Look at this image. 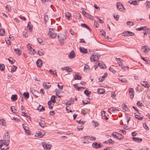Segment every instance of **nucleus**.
Listing matches in <instances>:
<instances>
[{"label": "nucleus", "mask_w": 150, "mask_h": 150, "mask_svg": "<svg viewBox=\"0 0 150 150\" xmlns=\"http://www.w3.org/2000/svg\"><path fill=\"white\" fill-rule=\"evenodd\" d=\"M5 136H7V139L2 140L0 141V149L2 150H7L9 149L8 146L10 142L9 134L8 132L5 133Z\"/></svg>", "instance_id": "1"}, {"label": "nucleus", "mask_w": 150, "mask_h": 150, "mask_svg": "<svg viewBox=\"0 0 150 150\" xmlns=\"http://www.w3.org/2000/svg\"><path fill=\"white\" fill-rule=\"evenodd\" d=\"M49 32L48 33V35H49L50 37L52 38H55L57 36L56 33L55 31V28H49Z\"/></svg>", "instance_id": "2"}, {"label": "nucleus", "mask_w": 150, "mask_h": 150, "mask_svg": "<svg viewBox=\"0 0 150 150\" xmlns=\"http://www.w3.org/2000/svg\"><path fill=\"white\" fill-rule=\"evenodd\" d=\"M65 33H61L58 35L59 41L61 44H63L66 41V37Z\"/></svg>", "instance_id": "3"}, {"label": "nucleus", "mask_w": 150, "mask_h": 150, "mask_svg": "<svg viewBox=\"0 0 150 150\" xmlns=\"http://www.w3.org/2000/svg\"><path fill=\"white\" fill-rule=\"evenodd\" d=\"M100 56L98 55L97 53L92 55L90 58L91 62H95L100 57Z\"/></svg>", "instance_id": "4"}, {"label": "nucleus", "mask_w": 150, "mask_h": 150, "mask_svg": "<svg viewBox=\"0 0 150 150\" xmlns=\"http://www.w3.org/2000/svg\"><path fill=\"white\" fill-rule=\"evenodd\" d=\"M27 47L28 48V51L29 53L31 55H34L35 53V50L33 49L30 45V44H28L27 45Z\"/></svg>", "instance_id": "5"}, {"label": "nucleus", "mask_w": 150, "mask_h": 150, "mask_svg": "<svg viewBox=\"0 0 150 150\" xmlns=\"http://www.w3.org/2000/svg\"><path fill=\"white\" fill-rule=\"evenodd\" d=\"M116 6L117 8L119 11H122L125 10V8L123 5L120 3H117L116 4Z\"/></svg>", "instance_id": "6"}, {"label": "nucleus", "mask_w": 150, "mask_h": 150, "mask_svg": "<svg viewBox=\"0 0 150 150\" xmlns=\"http://www.w3.org/2000/svg\"><path fill=\"white\" fill-rule=\"evenodd\" d=\"M149 50V47L146 45L142 47L141 51L144 52H147Z\"/></svg>", "instance_id": "7"}, {"label": "nucleus", "mask_w": 150, "mask_h": 150, "mask_svg": "<svg viewBox=\"0 0 150 150\" xmlns=\"http://www.w3.org/2000/svg\"><path fill=\"white\" fill-rule=\"evenodd\" d=\"M129 92L130 96V98L132 99L134 97V91L133 88H130L129 89Z\"/></svg>", "instance_id": "8"}, {"label": "nucleus", "mask_w": 150, "mask_h": 150, "mask_svg": "<svg viewBox=\"0 0 150 150\" xmlns=\"http://www.w3.org/2000/svg\"><path fill=\"white\" fill-rule=\"evenodd\" d=\"M92 146L94 148H101L102 145H101L100 144H98L96 142H94L93 143Z\"/></svg>", "instance_id": "9"}, {"label": "nucleus", "mask_w": 150, "mask_h": 150, "mask_svg": "<svg viewBox=\"0 0 150 150\" xmlns=\"http://www.w3.org/2000/svg\"><path fill=\"white\" fill-rule=\"evenodd\" d=\"M75 56V54L74 52V51H72L68 55V57L70 59H72L74 58Z\"/></svg>", "instance_id": "10"}, {"label": "nucleus", "mask_w": 150, "mask_h": 150, "mask_svg": "<svg viewBox=\"0 0 150 150\" xmlns=\"http://www.w3.org/2000/svg\"><path fill=\"white\" fill-rule=\"evenodd\" d=\"M37 66L38 67H41L42 64V61L40 59H38L36 62Z\"/></svg>", "instance_id": "11"}, {"label": "nucleus", "mask_w": 150, "mask_h": 150, "mask_svg": "<svg viewBox=\"0 0 150 150\" xmlns=\"http://www.w3.org/2000/svg\"><path fill=\"white\" fill-rule=\"evenodd\" d=\"M79 50L80 52L82 53H86L87 52V50L83 47H80Z\"/></svg>", "instance_id": "12"}, {"label": "nucleus", "mask_w": 150, "mask_h": 150, "mask_svg": "<svg viewBox=\"0 0 150 150\" xmlns=\"http://www.w3.org/2000/svg\"><path fill=\"white\" fill-rule=\"evenodd\" d=\"M42 146L45 149L48 150L50 149L51 147V146L46 143L43 144Z\"/></svg>", "instance_id": "13"}, {"label": "nucleus", "mask_w": 150, "mask_h": 150, "mask_svg": "<svg viewBox=\"0 0 150 150\" xmlns=\"http://www.w3.org/2000/svg\"><path fill=\"white\" fill-rule=\"evenodd\" d=\"M134 116L135 117L138 119V120H142L143 116L142 115H138L136 113H134Z\"/></svg>", "instance_id": "14"}, {"label": "nucleus", "mask_w": 150, "mask_h": 150, "mask_svg": "<svg viewBox=\"0 0 150 150\" xmlns=\"http://www.w3.org/2000/svg\"><path fill=\"white\" fill-rule=\"evenodd\" d=\"M132 139L134 141L136 142H140L142 141V139L141 138H139L137 137H133Z\"/></svg>", "instance_id": "15"}, {"label": "nucleus", "mask_w": 150, "mask_h": 150, "mask_svg": "<svg viewBox=\"0 0 150 150\" xmlns=\"http://www.w3.org/2000/svg\"><path fill=\"white\" fill-rule=\"evenodd\" d=\"M105 90L103 88H99L97 90V92L98 93L102 94L105 93Z\"/></svg>", "instance_id": "16"}, {"label": "nucleus", "mask_w": 150, "mask_h": 150, "mask_svg": "<svg viewBox=\"0 0 150 150\" xmlns=\"http://www.w3.org/2000/svg\"><path fill=\"white\" fill-rule=\"evenodd\" d=\"M128 2L131 4L136 5L137 4V2L136 1L133 0H130L128 1Z\"/></svg>", "instance_id": "17"}, {"label": "nucleus", "mask_w": 150, "mask_h": 150, "mask_svg": "<svg viewBox=\"0 0 150 150\" xmlns=\"http://www.w3.org/2000/svg\"><path fill=\"white\" fill-rule=\"evenodd\" d=\"M116 138L118 139H121L124 138V136L122 134L117 133Z\"/></svg>", "instance_id": "18"}, {"label": "nucleus", "mask_w": 150, "mask_h": 150, "mask_svg": "<svg viewBox=\"0 0 150 150\" xmlns=\"http://www.w3.org/2000/svg\"><path fill=\"white\" fill-rule=\"evenodd\" d=\"M43 85L45 88L47 89L49 88L51 86V85H47V83L45 82H43Z\"/></svg>", "instance_id": "19"}, {"label": "nucleus", "mask_w": 150, "mask_h": 150, "mask_svg": "<svg viewBox=\"0 0 150 150\" xmlns=\"http://www.w3.org/2000/svg\"><path fill=\"white\" fill-rule=\"evenodd\" d=\"M46 123L44 121H41L39 122V125L40 126L42 127H43L45 126Z\"/></svg>", "instance_id": "20"}, {"label": "nucleus", "mask_w": 150, "mask_h": 150, "mask_svg": "<svg viewBox=\"0 0 150 150\" xmlns=\"http://www.w3.org/2000/svg\"><path fill=\"white\" fill-rule=\"evenodd\" d=\"M65 14L66 17L67 18L68 20H69L70 19V17L71 16V14L68 12H66L65 13Z\"/></svg>", "instance_id": "21"}, {"label": "nucleus", "mask_w": 150, "mask_h": 150, "mask_svg": "<svg viewBox=\"0 0 150 150\" xmlns=\"http://www.w3.org/2000/svg\"><path fill=\"white\" fill-rule=\"evenodd\" d=\"M84 16L86 18H89L90 19H91V20H93V18L88 13H87Z\"/></svg>", "instance_id": "22"}, {"label": "nucleus", "mask_w": 150, "mask_h": 150, "mask_svg": "<svg viewBox=\"0 0 150 150\" xmlns=\"http://www.w3.org/2000/svg\"><path fill=\"white\" fill-rule=\"evenodd\" d=\"M141 58L145 62L146 64H149L150 62V60H148L147 58H144L142 56H141Z\"/></svg>", "instance_id": "23"}, {"label": "nucleus", "mask_w": 150, "mask_h": 150, "mask_svg": "<svg viewBox=\"0 0 150 150\" xmlns=\"http://www.w3.org/2000/svg\"><path fill=\"white\" fill-rule=\"evenodd\" d=\"M14 50L17 54H18V55H20L21 54V51H20V50L19 48L15 49Z\"/></svg>", "instance_id": "24"}, {"label": "nucleus", "mask_w": 150, "mask_h": 150, "mask_svg": "<svg viewBox=\"0 0 150 150\" xmlns=\"http://www.w3.org/2000/svg\"><path fill=\"white\" fill-rule=\"evenodd\" d=\"M122 107L123 109L125 110V111H128V108L127 107V105L124 104H123L122 105Z\"/></svg>", "instance_id": "25"}, {"label": "nucleus", "mask_w": 150, "mask_h": 150, "mask_svg": "<svg viewBox=\"0 0 150 150\" xmlns=\"http://www.w3.org/2000/svg\"><path fill=\"white\" fill-rule=\"evenodd\" d=\"M82 77L81 76L79 75L78 74H76L74 77L75 80H81V79Z\"/></svg>", "instance_id": "26"}, {"label": "nucleus", "mask_w": 150, "mask_h": 150, "mask_svg": "<svg viewBox=\"0 0 150 150\" xmlns=\"http://www.w3.org/2000/svg\"><path fill=\"white\" fill-rule=\"evenodd\" d=\"M108 110L112 112H116L117 111H119V110L116 109L114 107H112L109 108Z\"/></svg>", "instance_id": "27"}, {"label": "nucleus", "mask_w": 150, "mask_h": 150, "mask_svg": "<svg viewBox=\"0 0 150 150\" xmlns=\"http://www.w3.org/2000/svg\"><path fill=\"white\" fill-rule=\"evenodd\" d=\"M23 96L26 99H28L29 97V94L28 92L24 93Z\"/></svg>", "instance_id": "28"}, {"label": "nucleus", "mask_w": 150, "mask_h": 150, "mask_svg": "<svg viewBox=\"0 0 150 150\" xmlns=\"http://www.w3.org/2000/svg\"><path fill=\"white\" fill-rule=\"evenodd\" d=\"M144 84H142V85L145 87L148 88L149 87V86L148 84V83L146 82H143Z\"/></svg>", "instance_id": "29"}, {"label": "nucleus", "mask_w": 150, "mask_h": 150, "mask_svg": "<svg viewBox=\"0 0 150 150\" xmlns=\"http://www.w3.org/2000/svg\"><path fill=\"white\" fill-rule=\"evenodd\" d=\"M51 102L52 101L51 100H50L47 103V104L48 106V107L50 109H51L52 108L53 105V104L52 105H51Z\"/></svg>", "instance_id": "30"}, {"label": "nucleus", "mask_w": 150, "mask_h": 150, "mask_svg": "<svg viewBox=\"0 0 150 150\" xmlns=\"http://www.w3.org/2000/svg\"><path fill=\"white\" fill-rule=\"evenodd\" d=\"M11 99L13 101L16 100L17 99V95L16 94L12 95L11 97Z\"/></svg>", "instance_id": "31"}, {"label": "nucleus", "mask_w": 150, "mask_h": 150, "mask_svg": "<svg viewBox=\"0 0 150 150\" xmlns=\"http://www.w3.org/2000/svg\"><path fill=\"white\" fill-rule=\"evenodd\" d=\"M5 65L4 64H0V70L2 71H4L5 69Z\"/></svg>", "instance_id": "32"}, {"label": "nucleus", "mask_w": 150, "mask_h": 150, "mask_svg": "<svg viewBox=\"0 0 150 150\" xmlns=\"http://www.w3.org/2000/svg\"><path fill=\"white\" fill-rule=\"evenodd\" d=\"M43 136V135L41 134L40 132L39 133H36L35 135V137H37L39 138L42 137Z\"/></svg>", "instance_id": "33"}, {"label": "nucleus", "mask_w": 150, "mask_h": 150, "mask_svg": "<svg viewBox=\"0 0 150 150\" xmlns=\"http://www.w3.org/2000/svg\"><path fill=\"white\" fill-rule=\"evenodd\" d=\"M49 71L51 73H52L54 75H55L56 76H57V72L56 71V70H55L54 71H53L51 69H50L49 70Z\"/></svg>", "instance_id": "34"}, {"label": "nucleus", "mask_w": 150, "mask_h": 150, "mask_svg": "<svg viewBox=\"0 0 150 150\" xmlns=\"http://www.w3.org/2000/svg\"><path fill=\"white\" fill-rule=\"evenodd\" d=\"M5 34V30L3 29H0V35L1 36H4Z\"/></svg>", "instance_id": "35"}, {"label": "nucleus", "mask_w": 150, "mask_h": 150, "mask_svg": "<svg viewBox=\"0 0 150 150\" xmlns=\"http://www.w3.org/2000/svg\"><path fill=\"white\" fill-rule=\"evenodd\" d=\"M43 50L41 49L39 50L38 51V54L40 56L43 55Z\"/></svg>", "instance_id": "36"}, {"label": "nucleus", "mask_w": 150, "mask_h": 150, "mask_svg": "<svg viewBox=\"0 0 150 150\" xmlns=\"http://www.w3.org/2000/svg\"><path fill=\"white\" fill-rule=\"evenodd\" d=\"M17 69V67L15 66H13L11 68V72H13L15 71Z\"/></svg>", "instance_id": "37"}, {"label": "nucleus", "mask_w": 150, "mask_h": 150, "mask_svg": "<svg viewBox=\"0 0 150 150\" xmlns=\"http://www.w3.org/2000/svg\"><path fill=\"white\" fill-rule=\"evenodd\" d=\"M41 106V105H40L39 106V107H38V108H37V110H38L39 111H41L42 110H43V111H45V109L42 106V107L41 108H40Z\"/></svg>", "instance_id": "38"}, {"label": "nucleus", "mask_w": 150, "mask_h": 150, "mask_svg": "<svg viewBox=\"0 0 150 150\" xmlns=\"http://www.w3.org/2000/svg\"><path fill=\"white\" fill-rule=\"evenodd\" d=\"M81 25L83 27L86 28L87 29H88L90 31H91V30L90 28L86 24L82 23L81 24Z\"/></svg>", "instance_id": "39"}, {"label": "nucleus", "mask_w": 150, "mask_h": 150, "mask_svg": "<svg viewBox=\"0 0 150 150\" xmlns=\"http://www.w3.org/2000/svg\"><path fill=\"white\" fill-rule=\"evenodd\" d=\"M118 79L123 83H126L127 82V80L125 78L121 79V78H119Z\"/></svg>", "instance_id": "40"}, {"label": "nucleus", "mask_w": 150, "mask_h": 150, "mask_svg": "<svg viewBox=\"0 0 150 150\" xmlns=\"http://www.w3.org/2000/svg\"><path fill=\"white\" fill-rule=\"evenodd\" d=\"M146 7L147 9H148V8H150V3L148 1H146Z\"/></svg>", "instance_id": "41"}, {"label": "nucleus", "mask_w": 150, "mask_h": 150, "mask_svg": "<svg viewBox=\"0 0 150 150\" xmlns=\"http://www.w3.org/2000/svg\"><path fill=\"white\" fill-rule=\"evenodd\" d=\"M84 93L87 96H88L89 94L91 93V92L86 89L84 91Z\"/></svg>", "instance_id": "42"}, {"label": "nucleus", "mask_w": 150, "mask_h": 150, "mask_svg": "<svg viewBox=\"0 0 150 150\" xmlns=\"http://www.w3.org/2000/svg\"><path fill=\"white\" fill-rule=\"evenodd\" d=\"M86 69L88 70L89 69V67L88 65L87 64H86L85 65L84 67V71L85 72H86V71H85Z\"/></svg>", "instance_id": "43"}, {"label": "nucleus", "mask_w": 150, "mask_h": 150, "mask_svg": "<svg viewBox=\"0 0 150 150\" xmlns=\"http://www.w3.org/2000/svg\"><path fill=\"white\" fill-rule=\"evenodd\" d=\"M109 70L110 71L112 72L113 74H115V73L116 72V71L112 67H110L109 68Z\"/></svg>", "instance_id": "44"}, {"label": "nucleus", "mask_w": 150, "mask_h": 150, "mask_svg": "<svg viewBox=\"0 0 150 150\" xmlns=\"http://www.w3.org/2000/svg\"><path fill=\"white\" fill-rule=\"evenodd\" d=\"M55 96H52L51 98V100H52V102L53 103H54L56 100H55Z\"/></svg>", "instance_id": "45"}, {"label": "nucleus", "mask_w": 150, "mask_h": 150, "mask_svg": "<svg viewBox=\"0 0 150 150\" xmlns=\"http://www.w3.org/2000/svg\"><path fill=\"white\" fill-rule=\"evenodd\" d=\"M146 28L145 26L144 27H141L140 28H137L136 29V30H137L140 31L141 30H144V28Z\"/></svg>", "instance_id": "46"}, {"label": "nucleus", "mask_w": 150, "mask_h": 150, "mask_svg": "<svg viewBox=\"0 0 150 150\" xmlns=\"http://www.w3.org/2000/svg\"><path fill=\"white\" fill-rule=\"evenodd\" d=\"M108 142H109L110 144H113L114 142V141H112V139H110L109 140H108V141H105V143H108Z\"/></svg>", "instance_id": "47"}, {"label": "nucleus", "mask_w": 150, "mask_h": 150, "mask_svg": "<svg viewBox=\"0 0 150 150\" xmlns=\"http://www.w3.org/2000/svg\"><path fill=\"white\" fill-rule=\"evenodd\" d=\"M83 127L82 125L81 126H78L77 127V130L79 131H80L82 130L83 129Z\"/></svg>", "instance_id": "48"}, {"label": "nucleus", "mask_w": 150, "mask_h": 150, "mask_svg": "<svg viewBox=\"0 0 150 150\" xmlns=\"http://www.w3.org/2000/svg\"><path fill=\"white\" fill-rule=\"evenodd\" d=\"M8 60L12 64H13L15 62V61H13V58H12L11 57H10V58L8 59Z\"/></svg>", "instance_id": "49"}, {"label": "nucleus", "mask_w": 150, "mask_h": 150, "mask_svg": "<svg viewBox=\"0 0 150 150\" xmlns=\"http://www.w3.org/2000/svg\"><path fill=\"white\" fill-rule=\"evenodd\" d=\"M61 69L62 70H66L67 71L68 69H69V67H62Z\"/></svg>", "instance_id": "50"}, {"label": "nucleus", "mask_w": 150, "mask_h": 150, "mask_svg": "<svg viewBox=\"0 0 150 150\" xmlns=\"http://www.w3.org/2000/svg\"><path fill=\"white\" fill-rule=\"evenodd\" d=\"M127 25L132 26L133 25V23L132 21H128L127 23Z\"/></svg>", "instance_id": "51"}, {"label": "nucleus", "mask_w": 150, "mask_h": 150, "mask_svg": "<svg viewBox=\"0 0 150 150\" xmlns=\"http://www.w3.org/2000/svg\"><path fill=\"white\" fill-rule=\"evenodd\" d=\"M30 22H29V23L27 25V27L28 28V29L30 31H31L32 30V28L31 27V26L30 25Z\"/></svg>", "instance_id": "52"}, {"label": "nucleus", "mask_w": 150, "mask_h": 150, "mask_svg": "<svg viewBox=\"0 0 150 150\" xmlns=\"http://www.w3.org/2000/svg\"><path fill=\"white\" fill-rule=\"evenodd\" d=\"M137 104L138 106L139 107H142L143 105V103H141L140 101H138Z\"/></svg>", "instance_id": "53"}, {"label": "nucleus", "mask_w": 150, "mask_h": 150, "mask_svg": "<svg viewBox=\"0 0 150 150\" xmlns=\"http://www.w3.org/2000/svg\"><path fill=\"white\" fill-rule=\"evenodd\" d=\"M128 31H125L122 34L123 35L127 36L128 35Z\"/></svg>", "instance_id": "54"}, {"label": "nucleus", "mask_w": 150, "mask_h": 150, "mask_svg": "<svg viewBox=\"0 0 150 150\" xmlns=\"http://www.w3.org/2000/svg\"><path fill=\"white\" fill-rule=\"evenodd\" d=\"M76 122H78L79 124H84V122L81 121V120H77L76 121Z\"/></svg>", "instance_id": "55"}, {"label": "nucleus", "mask_w": 150, "mask_h": 150, "mask_svg": "<svg viewBox=\"0 0 150 150\" xmlns=\"http://www.w3.org/2000/svg\"><path fill=\"white\" fill-rule=\"evenodd\" d=\"M105 112L104 111H102L101 112V115L103 118L105 117Z\"/></svg>", "instance_id": "56"}, {"label": "nucleus", "mask_w": 150, "mask_h": 150, "mask_svg": "<svg viewBox=\"0 0 150 150\" xmlns=\"http://www.w3.org/2000/svg\"><path fill=\"white\" fill-rule=\"evenodd\" d=\"M117 134V133H116V132H113V133H112L111 134V135L113 137L116 138Z\"/></svg>", "instance_id": "57"}, {"label": "nucleus", "mask_w": 150, "mask_h": 150, "mask_svg": "<svg viewBox=\"0 0 150 150\" xmlns=\"http://www.w3.org/2000/svg\"><path fill=\"white\" fill-rule=\"evenodd\" d=\"M99 66L100 68L101 69H105L104 67V66H103V65H100V63H97V66Z\"/></svg>", "instance_id": "58"}, {"label": "nucleus", "mask_w": 150, "mask_h": 150, "mask_svg": "<svg viewBox=\"0 0 150 150\" xmlns=\"http://www.w3.org/2000/svg\"><path fill=\"white\" fill-rule=\"evenodd\" d=\"M6 8L7 9L8 11H10L11 10V7L8 5H7L6 6Z\"/></svg>", "instance_id": "59"}, {"label": "nucleus", "mask_w": 150, "mask_h": 150, "mask_svg": "<svg viewBox=\"0 0 150 150\" xmlns=\"http://www.w3.org/2000/svg\"><path fill=\"white\" fill-rule=\"evenodd\" d=\"M69 33L72 35H74L75 34L74 32L72 29H70L69 30Z\"/></svg>", "instance_id": "60"}, {"label": "nucleus", "mask_w": 150, "mask_h": 150, "mask_svg": "<svg viewBox=\"0 0 150 150\" xmlns=\"http://www.w3.org/2000/svg\"><path fill=\"white\" fill-rule=\"evenodd\" d=\"M143 125L145 129H146L147 130L149 129V128H148V127L147 126V125H146V124H144Z\"/></svg>", "instance_id": "61"}, {"label": "nucleus", "mask_w": 150, "mask_h": 150, "mask_svg": "<svg viewBox=\"0 0 150 150\" xmlns=\"http://www.w3.org/2000/svg\"><path fill=\"white\" fill-rule=\"evenodd\" d=\"M94 25L96 28H98L99 26V24L96 21H94Z\"/></svg>", "instance_id": "62"}, {"label": "nucleus", "mask_w": 150, "mask_h": 150, "mask_svg": "<svg viewBox=\"0 0 150 150\" xmlns=\"http://www.w3.org/2000/svg\"><path fill=\"white\" fill-rule=\"evenodd\" d=\"M37 41L39 43L41 44V43L42 42V40L41 38H39L37 39Z\"/></svg>", "instance_id": "63"}, {"label": "nucleus", "mask_w": 150, "mask_h": 150, "mask_svg": "<svg viewBox=\"0 0 150 150\" xmlns=\"http://www.w3.org/2000/svg\"><path fill=\"white\" fill-rule=\"evenodd\" d=\"M128 35L130 36H133L134 35V34L132 32L128 31Z\"/></svg>", "instance_id": "64"}]
</instances>
